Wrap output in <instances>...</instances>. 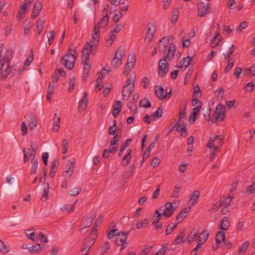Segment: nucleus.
<instances>
[{
  "label": "nucleus",
  "instance_id": "1",
  "mask_svg": "<svg viewBox=\"0 0 255 255\" xmlns=\"http://www.w3.org/2000/svg\"><path fill=\"white\" fill-rule=\"evenodd\" d=\"M176 48L174 44L170 43L166 54L159 61L158 74L160 77L163 78L166 75L169 69V64L167 61L172 60L175 55Z\"/></svg>",
  "mask_w": 255,
  "mask_h": 255
},
{
  "label": "nucleus",
  "instance_id": "2",
  "mask_svg": "<svg viewBox=\"0 0 255 255\" xmlns=\"http://www.w3.org/2000/svg\"><path fill=\"white\" fill-rule=\"evenodd\" d=\"M96 229H93L90 233V236L85 239L82 245L84 248L82 249V255H88V253L95 242V239L98 235Z\"/></svg>",
  "mask_w": 255,
  "mask_h": 255
},
{
  "label": "nucleus",
  "instance_id": "3",
  "mask_svg": "<svg viewBox=\"0 0 255 255\" xmlns=\"http://www.w3.org/2000/svg\"><path fill=\"white\" fill-rule=\"evenodd\" d=\"M12 55V49L11 48H9L6 51L3 58L2 59V60H4L8 65L6 69L3 71V73L0 77V81H3L6 79L7 76L9 74V69L12 68V67H10V61L11 60Z\"/></svg>",
  "mask_w": 255,
  "mask_h": 255
},
{
  "label": "nucleus",
  "instance_id": "4",
  "mask_svg": "<svg viewBox=\"0 0 255 255\" xmlns=\"http://www.w3.org/2000/svg\"><path fill=\"white\" fill-rule=\"evenodd\" d=\"M224 137L219 135H216L214 137H210L207 144V147L214 151L218 150L219 147L224 143Z\"/></svg>",
  "mask_w": 255,
  "mask_h": 255
},
{
  "label": "nucleus",
  "instance_id": "5",
  "mask_svg": "<svg viewBox=\"0 0 255 255\" xmlns=\"http://www.w3.org/2000/svg\"><path fill=\"white\" fill-rule=\"evenodd\" d=\"M225 107L222 104H218L216 108V110L213 113L212 117V121L214 123H217L220 121H223L225 119Z\"/></svg>",
  "mask_w": 255,
  "mask_h": 255
},
{
  "label": "nucleus",
  "instance_id": "6",
  "mask_svg": "<svg viewBox=\"0 0 255 255\" xmlns=\"http://www.w3.org/2000/svg\"><path fill=\"white\" fill-rule=\"evenodd\" d=\"M77 57L73 54H65L60 59V63L69 70L74 67Z\"/></svg>",
  "mask_w": 255,
  "mask_h": 255
},
{
  "label": "nucleus",
  "instance_id": "7",
  "mask_svg": "<svg viewBox=\"0 0 255 255\" xmlns=\"http://www.w3.org/2000/svg\"><path fill=\"white\" fill-rule=\"evenodd\" d=\"M126 56V52L121 47H118L116 51L115 56L112 60V65L116 68L120 66L122 64V59Z\"/></svg>",
  "mask_w": 255,
  "mask_h": 255
},
{
  "label": "nucleus",
  "instance_id": "8",
  "mask_svg": "<svg viewBox=\"0 0 255 255\" xmlns=\"http://www.w3.org/2000/svg\"><path fill=\"white\" fill-rule=\"evenodd\" d=\"M111 71L110 70H106L105 67L103 68L100 72L98 73V74L100 76L97 78L96 83V89H97L98 91L102 90L103 88L102 78H104Z\"/></svg>",
  "mask_w": 255,
  "mask_h": 255
},
{
  "label": "nucleus",
  "instance_id": "9",
  "mask_svg": "<svg viewBox=\"0 0 255 255\" xmlns=\"http://www.w3.org/2000/svg\"><path fill=\"white\" fill-rule=\"evenodd\" d=\"M197 8L198 10V15L200 17H203L208 13L210 8V4L200 2L198 4Z\"/></svg>",
  "mask_w": 255,
  "mask_h": 255
},
{
  "label": "nucleus",
  "instance_id": "10",
  "mask_svg": "<svg viewBox=\"0 0 255 255\" xmlns=\"http://www.w3.org/2000/svg\"><path fill=\"white\" fill-rule=\"evenodd\" d=\"M147 31L145 33L144 37L145 40H148L149 42L154 37V33L156 30V26L153 23H149L147 26Z\"/></svg>",
  "mask_w": 255,
  "mask_h": 255
},
{
  "label": "nucleus",
  "instance_id": "11",
  "mask_svg": "<svg viewBox=\"0 0 255 255\" xmlns=\"http://www.w3.org/2000/svg\"><path fill=\"white\" fill-rule=\"evenodd\" d=\"M169 43V38L168 36H164L159 41L158 50L162 53H165L167 50V47Z\"/></svg>",
  "mask_w": 255,
  "mask_h": 255
},
{
  "label": "nucleus",
  "instance_id": "12",
  "mask_svg": "<svg viewBox=\"0 0 255 255\" xmlns=\"http://www.w3.org/2000/svg\"><path fill=\"white\" fill-rule=\"evenodd\" d=\"M42 8V3L39 1L36 0L35 2L34 6L32 8L31 17L32 18H36L39 14Z\"/></svg>",
  "mask_w": 255,
  "mask_h": 255
},
{
  "label": "nucleus",
  "instance_id": "13",
  "mask_svg": "<svg viewBox=\"0 0 255 255\" xmlns=\"http://www.w3.org/2000/svg\"><path fill=\"white\" fill-rule=\"evenodd\" d=\"M175 209L173 205L170 202H167L165 204L164 211L162 213L163 216L167 218H170L173 214Z\"/></svg>",
  "mask_w": 255,
  "mask_h": 255
},
{
  "label": "nucleus",
  "instance_id": "14",
  "mask_svg": "<svg viewBox=\"0 0 255 255\" xmlns=\"http://www.w3.org/2000/svg\"><path fill=\"white\" fill-rule=\"evenodd\" d=\"M190 210V208H184L179 213V214L177 215L175 221L177 224H179L187 216L188 213Z\"/></svg>",
  "mask_w": 255,
  "mask_h": 255
},
{
  "label": "nucleus",
  "instance_id": "15",
  "mask_svg": "<svg viewBox=\"0 0 255 255\" xmlns=\"http://www.w3.org/2000/svg\"><path fill=\"white\" fill-rule=\"evenodd\" d=\"M193 60V57L188 56L186 57L183 58L179 62V65L176 66V68L178 69H182L185 67V69L187 68L189 65L190 62Z\"/></svg>",
  "mask_w": 255,
  "mask_h": 255
},
{
  "label": "nucleus",
  "instance_id": "16",
  "mask_svg": "<svg viewBox=\"0 0 255 255\" xmlns=\"http://www.w3.org/2000/svg\"><path fill=\"white\" fill-rule=\"evenodd\" d=\"M88 93L85 92L82 99L78 103V108L79 111H83L85 110L88 104Z\"/></svg>",
  "mask_w": 255,
  "mask_h": 255
},
{
  "label": "nucleus",
  "instance_id": "17",
  "mask_svg": "<svg viewBox=\"0 0 255 255\" xmlns=\"http://www.w3.org/2000/svg\"><path fill=\"white\" fill-rule=\"evenodd\" d=\"M75 162L69 160L65 167V173L68 174V178L71 177L74 172Z\"/></svg>",
  "mask_w": 255,
  "mask_h": 255
},
{
  "label": "nucleus",
  "instance_id": "18",
  "mask_svg": "<svg viewBox=\"0 0 255 255\" xmlns=\"http://www.w3.org/2000/svg\"><path fill=\"white\" fill-rule=\"evenodd\" d=\"M59 165V160L58 159H54L51 164L49 176L51 178H54L55 173L57 172Z\"/></svg>",
  "mask_w": 255,
  "mask_h": 255
},
{
  "label": "nucleus",
  "instance_id": "19",
  "mask_svg": "<svg viewBox=\"0 0 255 255\" xmlns=\"http://www.w3.org/2000/svg\"><path fill=\"white\" fill-rule=\"evenodd\" d=\"M230 224L228 217L225 216L221 220L219 229L222 231H227L230 227Z\"/></svg>",
  "mask_w": 255,
  "mask_h": 255
},
{
  "label": "nucleus",
  "instance_id": "20",
  "mask_svg": "<svg viewBox=\"0 0 255 255\" xmlns=\"http://www.w3.org/2000/svg\"><path fill=\"white\" fill-rule=\"evenodd\" d=\"M199 232L198 229H193L191 230L190 234L187 237L186 240L188 244H191L196 239Z\"/></svg>",
  "mask_w": 255,
  "mask_h": 255
},
{
  "label": "nucleus",
  "instance_id": "21",
  "mask_svg": "<svg viewBox=\"0 0 255 255\" xmlns=\"http://www.w3.org/2000/svg\"><path fill=\"white\" fill-rule=\"evenodd\" d=\"M200 110L201 107L200 106L196 107L192 109L189 117V122L191 124H193L195 121Z\"/></svg>",
  "mask_w": 255,
  "mask_h": 255
},
{
  "label": "nucleus",
  "instance_id": "22",
  "mask_svg": "<svg viewBox=\"0 0 255 255\" xmlns=\"http://www.w3.org/2000/svg\"><path fill=\"white\" fill-rule=\"evenodd\" d=\"M82 64L84 65L82 80L86 81L89 75L91 69V64L89 63H82Z\"/></svg>",
  "mask_w": 255,
  "mask_h": 255
},
{
  "label": "nucleus",
  "instance_id": "23",
  "mask_svg": "<svg viewBox=\"0 0 255 255\" xmlns=\"http://www.w3.org/2000/svg\"><path fill=\"white\" fill-rule=\"evenodd\" d=\"M222 40V37L219 34V31H217L215 36L212 39L211 41V45L212 48H215L219 45L221 41Z\"/></svg>",
  "mask_w": 255,
  "mask_h": 255
},
{
  "label": "nucleus",
  "instance_id": "24",
  "mask_svg": "<svg viewBox=\"0 0 255 255\" xmlns=\"http://www.w3.org/2000/svg\"><path fill=\"white\" fill-rule=\"evenodd\" d=\"M155 94L159 100L164 99V88L162 86H155L154 87Z\"/></svg>",
  "mask_w": 255,
  "mask_h": 255
},
{
  "label": "nucleus",
  "instance_id": "25",
  "mask_svg": "<svg viewBox=\"0 0 255 255\" xmlns=\"http://www.w3.org/2000/svg\"><path fill=\"white\" fill-rule=\"evenodd\" d=\"M185 230H182L179 233L178 236L175 238V240L172 242L173 245H179L181 243L184 242V239L185 238Z\"/></svg>",
  "mask_w": 255,
  "mask_h": 255
},
{
  "label": "nucleus",
  "instance_id": "26",
  "mask_svg": "<svg viewBox=\"0 0 255 255\" xmlns=\"http://www.w3.org/2000/svg\"><path fill=\"white\" fill-rule=\"evenodd\" d=\"M200 196V192L198 190L194 191L191 194L189 202H191L192 205L194 206L197 203V200Z\"/></svg>",
  "mask_w": 255,
  "mask_h": 255
},
{
  "label": "nucleus",
  "instance_id": "27",
  "mask_svg": "<svg viewBox=\"0 0 255 255\" xmlns=\"http://www.w3.org/2000/svg\"><path fill=\"white\" fill-rule=\"evenodd\" d=\"M109 16L108 14L105 15L98 22L96 26H98L100 28L105 27L109 22Z\"/></svg>",
  "mask_w": 255,
  "mask_h": 255
},
{
  "label": "nucleus",
  "instance_id": "28",
  "mask_svg": "<svg viewBox=\"0 0 255 255\" xmlns=\"http://www.w3.org/2000/svg\"><path fill=\"white\" fill-rule=\"evenodd\" d=\"M225 239V233L224 231H220L216 234L215 240L216 243L218 244H220L222 242H224Z\"/></svg>",
  "mask_w": 255,
  "mask_h": 255
},
{
  "label": "nucleus",
  "instance_id": "29",
  "mask_svg": "<svg viewBox=\"0 0 255 255\" xmlns=\"http://www.w3.org/2000/svg\"><path fill=\"white\" fill-rule=\"evenodd\" d=\"M174 125H176V129L177 131L182 133L187 132L186 125L184 123L182 124L181 121H177Z\"/></svg>",
  "mask_w": 255,
  "mask_h": 255
},
{
  "label": "nucleus",
  "instance_id": "30",
  "mask_svg": "<svg viewBox=\"0 0 255 255\" xmlns=\"http://www.w3.org/2000/svg\"><path fill=\"white\" fill-rule=\"evenodd\" d=\"M186 103H182L181 104L180 109L179 111L178 121L180 122L181 121V120L185 118V116L186 115Z\"/></svg>",
  "mask_w": 255,
  "mask_h": 255
},
{
  "label": "nucleus",
  "instance_id": "31",
  "mask_svg": "<svg viewBox=\"0 0 255 255\" xmlns=\"http://www.w3.org/2000/svg\"><path fill=\"white\" fill-rule=\"evenodd\" d=\"M233 198V194L232 195L229 194L227 197L225 198L224 197L223 199L221 198L219 201H221V203L223 207L227 208L230 204V203Z\"/></svg>",
  "mask_w": 255,
  "mask_h": 255
},
{
  "label": "nucleus",
  "instance_id": "32",
  "mask_svg": "<svg viewBox=\"0 0 255 255\" xmlns=\"http://www.w3.org/2000/svg\"><path fill=\"white\" fill-rule=\"evenodd\" d=\"M100 29V28L98 26H96L95 25L92 31V39L95 40V41L97 42V44L99 42Z\"/></svg>",
  "mask_w": 255,
  "mask_h": 255
},
{
  "label": "nucleus",
  "instance_id": "33",
  "mask_svg": "<svg viewBox=\"0 0 255 255\" xmlns=\"http://www.w3.org/2000/svg\"><path fill=\"white\" fill-rule=\"evenodd\" d=\"M29 119L28 127L30 129L33 130L37 125V118L35 116L31 115L29 116Z\"/></svg>",
  "mask_w": 255,
  "mask_h": 255
},
{
  "label": "nucleus",
  "instance_id": "34",
  "mask_svg": "<svg viewBox=\"0 0 255 255\" xmlns=\"http://www.w3.org/2000/svg\"><path fill=\"white\" fill-rule=\"evenodd\" d=\"M209 236V233L207 230H203L200 234L198 237L199 242H203V244L206 242L208 237Z\"/></svg>",
  "mask_w": 255,
  "mask_h": 255
},
{
  "label": "nucleus",
  "instance_id": "35",
  "mask_svg": "<svg viewBox=\"0 0 255 255\" xmlns=\"http://www.w3.org/2000/svg\"><path fill=\"white\" fill-rule=\"evenodd\" d=\"M95 215H91L89 217L86 219L85 221L83 222V225H84V227L82 228L80 230L81 231L83 229H86L90 227L94 221Z\"/></svg>",
  "mask_w": 255,
  "mask_h": 255
},
{
  "label": "nucleus",
  "instance_id": "36",
  "mask_svg": "<svg viewBox=\"0 0 255 255\" xmlns=\"http://www.w3.org/2000/svg\"><path fill=\"white\" fill-rule=\"evenodd\" d=\"M249 246L250 242L249 241H247L245 242H244L239 248V255H244L246 253V251L248 249Z\"/></svg>",
  "mask_w": 255,
  "mask_h": 255
},
{
  "label": "nucleus",
  "instance_id": "37",
  "mask_svg": "<svg viewBox=\"0 0 255 255\" xmlns=\"http://www.w3.org/2000/svg\"><path fill=\"white\" fill-rule=\"evenodd\" d=\"M31 230L29 229L26 231V236L31 240L33 241H37L39 238H37L38 234H35L34 232H31Z\"/></svg>",
  "mask_w": 255,
  "mask_h": 255
},
{
  "label": "nucleus",
  "instance_id": "38",
  "mask_svg": "<svg viewBox=\"0 0 255 255\" xmlns=\"http://www.w3.org/2000/svg\"><path fill=\"white\" fill-rule=\"evenodd\" d=\"M54 90V86L52 84L49 83L46 95V98L48 101H51V99L53 97Z\"/></svg>",
  "mask_w": 255,
  "mask_h": 255
},
{
  "label": "nucleus",
  "instance_id": "39",
  "mask_svg": "<svg viewBox=\"0 0 255 255\" xmlns=\"http://www.w3.org/2000/svg\"><path fill=\"white\" fill-rule=\"evenodd\" d=\"M77 200H76L74 202V204L72 205L67 204V205L63 206L61 208V210L63 212L67 211L68 212H73L74 211V206L76 204V203H77Z\"/></svg>",
  "mask_w": 255,
  "mask_h": 255
},
{
  "label": "nucleus",
  "instance_id": "40",
  "mask_svg": "<svg viewBox=\"0 0 255 255\" xmlns=\"http://www.w3.org/2000/svg\"><path fill=\"white\" fill-rule=\"evenodd\" d=\"M115 244L117 246H121L120 251L122 252L126 248L128 244L124 243L122 239H120V237H116Z\"/></svg>",
  "mask_w": 255,
  "mask_h": 255
},
{
  "label": "nucleus",
  "instance_id": "41",
  "mask_svg": "<svg viewBox=\"0 0 255 255\" xmlns=\"http://www.w3.org/2000/svg\"><path fill=\"white\" fill-rule=\"evenodd\" d=\"M38 161L37 160L31 159V167L30 169L31 174H35L37 171Z\"/></svg>",
  "mask_w": 255,
  "mask_h": 255
},
{
  "label": "nucleus",
  "instance_id": "42",
  "mask_svg": "<svg viewBox=\"0 0 255 255\" xmlns=\"http://www.w3.org/2000/svg\"><path fill=\"white\" fill-rule=\"evenodd\" d=\"M162 215V213H160L158 210H156L153 215L152 218V223H153L154 224L158 222H159L161 219Z\"/></svg>",
  "mask_w": 255,
  "mask_h": 255
},
{
  "label": "nucleus",
  "instance_id": "43",
  "mask_svg": "<svg viewBox=\"0 0 255 255\" xmlns=\"http://www.w3.org/2000/svg\"><path fill=\"white\" fill-rule=\"evenodd\" d=\"M178 9L176 8H175L172 11V15L171 17V21L173 24H175L177 22V20L178 17Z\"/></svg>",
  "mask_w": 255,
  "mask_h": 255
},
{
  "label": "nucleus",
  "instance_id": "44",
  "mask_svg": "<svg viewBox=\"0 0 255 255\" xmlns=\"http://www.w3.org/2000/svg\"><path fill=\"white\" fill-rule=\"evenodd\" d=\"M44 25V21L41 19H39L37 22L36 28L37 33L40 35L42 33Z\"/></svg>",
  "mask_w": 255,
  "mask_h": 255
},
{
  "label": "nucleus",
  "instance_id": "45",
  "mask_svg": "<svg viewBox=\"0 0 255 255\" xmlns=\"http://www.w3.org/2000/svg\"><path fill=\"white\" fill-rule=\"evenodd\" d=\"M178 224H175L173 223H171L169 224L165 230V234L168 236L171 234V233L177 228Z\"/></svg>",
  "mask_w": 255,
  "mask_h": 255
},
{
  "label": "nucleus",
  "instance_id": "46",
  "mask_svg": "<svg viewBox=\"0 0 255 255\" xmlns=\"http://www.w3.org/2000/svg\"><path fill=\"white\" fill-rule=\"evenodd\" d=\"M134 168V165H130L129 166L128 169L124 174V177L125 179H128L132 176Z\"/></svg>",
  "mask_w": 255,
  "mask_h": 255
},
{
  "label": "nucleus",
  "instance_id": "47",
  "mask_svg": "<svg viewBox=\"0 0 255 255\" xmlns=\"http://www.w3.org/2000/svg\"><path fill=\"white\" fill-rule=\"evenodd\" d=\"M112 30L110 32L109 38L107 40L106 44L108 46H110L116 38V35Z\"/></svg>",
  "mask_w": 255,
  "mask_h": 255
},
{
  "label": "nucleus",
  "instance_id": "48",
  "mask_svg": "<svg viewBox=\"0 0 255 255\" xmlns=\"http://www.w3.org/2000/svg\"><path fill=\"white\" fill-rule=\"evenodd\" d=\"M203 111L204 117L206 121H210L211 119V109L208 107L206 109L203 108Z\"/></svg>",
  "mask_w": 255,
  "mask_h": 255
},
{
  "label": "nucleus",
  "instance_id": "49",
  "mask_svg": "<svg viewBox=\"0 0 255 255\" xmlns=\"http://www.w3.org/2000/svg\"><path fill=\"white\" fill-rule=\"evenodd\" d=\"M118 149L117 146H113L110 145V146L109 149H106L104 150L103 153V157H105L106 153H115L117 152Z\"/></svg>",
  "mask_w": 255,
  "mask_h": 255
},
{
  "label": "nucleus",
  "instance_id": "50",
  "mask_svg": "<svg viewBox=\"0 0 255 255\" xmlns=\"http://www.w3.org/2000/svg\"><path fill=\"white\" fill-rule=\"evenodd\" d=\"M163 113V108L161 106L159 107L157 111H156L153 114L151 115L154 117V119H159L161 118L162 116Z\"/></svg>",
  "mask_w": 255,
  "mask_h": 255
},
{
  "label": "nucleus",
  "instance_id": "51",
  "mask_svg": "<svg viewBox=\"0 0 255 255\" xmlns=\"http://www.w3.org/2000/svg\"><path fill=\"white\" fill-rule=\"evenodd\" d=\"M139 106L146 109L149 108L151 107V104L147 98H144L140 102Z\"/></svg>",
  "mask_w": 255,
  "mask_h": 255
},
{
  "label": "nucleus",
  "instance_id": "52",
  "mask_svg": "<svg viewBox=\"0 0 255 255\" xmlns=\"http://www.w3.org/2000/svg\"><path fill=\"white\" fill-rule=\"evenodd\" d=\"M40 244L33 245L28 248V250L30 253H37L40 252Z\"/></svg>",
  "mask_w": 255,
  "mask_h": 255
},
{
  "label": "nucleus",
  "instance_id": "53",
  "mask_svg": "<svg viewBox=\"0 0 255 255\" xmlns=\"http://www.w3.org/2000/svg\"><path fill=\"white\" fill-rule=\"evenodd\" d=\"M132 140V139L131 138H128L123 143H122L120 147L121 152H123L127 147L129 145Z\"/></svg>",
  "mask_w": 255,
  "mask_h": 255
},
{
  "label": "nucleus",
  "instance_id": "54",
  "mask_svg": "<svg viewBox=\"0 0 255 255\" xmlns=\"http://www.w3.org/2000/svg\"><path fill=\"white\" fill-rule=\"evenodd\" d=\"M148 224V220L147 218L144 219L142 222H138L136 223V227L137 229L142 228H145Z\"/></svg>",
  "mask_w": 255,
  "mask_h": 255
},
{
  "label": "nucleus",
  "instance_id": "55",
  "mask_svg": "<svg viewBox=\"0 0 255 255\" xmlns=\"http://www.w3.org/2000/svg\"><path fill=\"white\" fill-rule=\"evenodd\" d=\"M248 25V22L247 21H242L237 27L236 31L238 32H242L246 28Z\"/></svg>",
  "mask_w": 255,
  "mask_h": 255
},
{
  "label": "nucleus",
  "instance_id": "56",
  "mask_svg": "<svg viewBox=\"0 0 255 255\" xmlns=\"http://www.w3.org/2000/svg\"><path fill=\"white\" fill-rule=\"evenodd\" d=\"M140 85L144 89H147L149 86V80L147 77L144 76L142 78Z\"/></svg>",
  "mask_w": 255,
  "mask_h": 255
},
{
  "label": "nucleus",
  "instance_id": "57",
  "mask_svg": "<svg viewBox=\"0 0 255 255\" xmlns=\"http://www.w3.org/2000/svg\"><path fill=\"white\" fill-rule=\"evenodd\" d=\"M53 124L60 125V112L57 110L54 114L53 119Z\"/></svg>",
  "mask_w": 255,
  "mask_h": 255
},
{
  "label": "nucleus",
  "instance_id": "58",
  "mask_svg": "<svg viewBox=\"0 0 255 255\" xmlns=\"http://www.w3.org/2000/svg\"><path fill=\"white\" fill-rule=\"evenodd\" d=\"M68 147H69V142L68 141V140L66 138H64L62 140V150L63 154L67 153Z\"/></svg>",
  "mask_w": 255,
  "mask_h": 255
},
{
  "label": "nucleus",
  "instance_id": "59",
  "mask_svg": "<svg viewBox=\"0 0 255 255\" xmlns=\"http://www.w3.org/2000/svg\"><path fill=\"white\" fill-rule=\"evenodd\" d=\"M129 234V232H120L118 233L117 237H120V239H122L123 241L125 243H127L126 242L128 236Z\"/></svg>",
  "mask_w": 255,
  "mask_h": 255
},
{
  "label": "nucleus",
  "instance_id": "60",
  "mask_svg": "<svg viewBox=\"0 0 255 255\" xmlns=\"http://www.w3.org/2000/svg\"><path fill=\"white\" fill-rule=\"evenodd\" d=\"M127 106L128 109L130 110V112L133 114H135L136 113L137 108L136 104L131 102H129L128 103Z\"/></svg>",
  "mask_w": 255,
  "mask_h": 255
},
{
  "label": "nucleus",
  "instance_id": "61",
  "mask_svg": "<svg viewBox=\"0 0 255 255\" xmlns=\"http://www.w3.org/2000/svg\"><path fill=\"white\" fill-rule=\"evenodd\" d=\"M130 159L131 155H129V153L126 154L122 161V164L125 166H127L129 164Z\"/></svg>",
  "mask_w": 255,
  "mask_h": 255
},
{
  "label": "nucleus",
  "instance_id": "62",
  "mask_svg": "<svg viewBox=\"0 0 255 255\" xmlns=\"http://www.w3.org/2000/svg\"><path fill=\"white\" fill-rule=\"evenodd\" d=\"M222 204L221 203V201H219L216 203H215L212 207L209 210V211L211 213H214L216 212L220 207H222Z\"/></svg>",
  "mask_w": 255,
  "mask_h": 255
},
{
  "label": "nucleus",
  "instance_id": "63",
  "mask_svg": "<svg viewBox=\"0 0 255 255\" xmlns=\"http://www.w3.org/2000/svg\"><path fill=\"white\" fill-rule=\"evenodd\" d=\"M203 244V242H198L196 246L191 252V255H197V251L202 248Z\"/></svg>",
  "mask_w": 255,
  "mask_h": 255
},
{
  "label": "nucleus",
  "instance_id": "64",
  "mask_svg": "<svg viewBox=\"0 0 255 255\" xmlns=\"http://www.w3.org/2000/svg\"><path fill=\"white\" fill-rule=\"evenodd\" d=\"M244 71H247L251 75L255 76V64H253L251 67L246 68Z\"/></svg>",
  "mask_w": 255,
  "mask_h": 255
}]
</instances>
